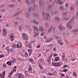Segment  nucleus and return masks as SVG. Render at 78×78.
Listing matches in <instances>:
<instances>
[{
  "mask_svg": "<svg viewBox=\"0 0 78 78\" xmlns=\"http://www.w3.org/2000/svg\"><path fill=\"white\" fill-rule=\"evenodd\" d=\"M52 66H55V67H60L61 65H62V63L61 62H58L57 63H55L53 62H52Z\"/></svg>",
  "mask_w": 78,
  "mask_h": 78,
  "instance_id": "nucleus-1",
  "label": "nucleus"
},
{
  "mask_svg": "<svg viewBox=\"0 0 78 78\" xmlns=\"http://www.w3.org/2000/svg\"><path fill=\"white\" fill-rule=\"evenodd\" d=\"M75 16H74L71 19V20L70 21V22L69 23H68L66 24L67 27L68 28H69V29H71L72 27L70 25V22H72V20H73L75 19Z\"/></svg>",
  "mask_w": 78,
  "mask_h": 78,
  "instance_id": "nucleus-2",
  "label": "nucleus"
},
{
  "mask_svg": "<svg viewBox=\"0 0 78 78\" xmlns=\"http://www.w3.org/2000/svg\"><path fill=\"white\" fill-rule=\"evenodd\" d=\"M22 37L23 40L27 41V40H28V35H27V34H23Z\"/></svg>",
  "mask_w": 78,
  "mask_h": 78,
  "instance_id": "nucleus-3",
  "label": "nucleus"
},
{
  "mask_svg": "<svg viewBox=\"0 0 78 78\" xmlns=\"http://www.w3.org/2000/svg\"><path fill=\"white\" fill-rule=\"evenodd\" d=\"M55 27H53V26H51L49 29L48 30V33H49L51 32V31L52 30V32H54L55 31Z\"/></svg>",
  "mask_w": 78,
  "mask_h": 78,
  "instance_id": "nucleus-4",
  "label": "nucleus"
},
{
  "mask_svg": "<svg viewBox=\"0 0 78 78\" xmlns=\"http://www.w3.org/2000/svg\"><path fill=\"white\" fill-rule=\"evenodd\" d=\"M52 55H51L48 58V60L47 61L48 64H51V58H52Z\"/></svg>",
  "mask_w": 78,
  "mask_h": 78,
  "instance_id": "nucleus-5",
  "label": "nucleus"
},
{
  "mask_svg": "<svg viewBox=\"0 0 78 78\" xmlns=\"http://www.w3.org/2000/svg\"><path fill=\"white\" fill-rule=\"evenodd\" d=\"M58 29L59 30H65V28L64 27H62L61 25H59L58 27Z\"/></svg>",
  "mask_w": 78,
  "mask_h": 78,
  "instance_id": "nucleus-6",
  "label": "nucleus"
},
{
  "mask_svg": "<svg viewBox=\"0 0 78 78\" xmlns=\"http://www.w3.org/2000/svg\"><path fill=\"white\" fill-rule=\"evenodd\" d=\"M5 71L2 73V74L0 73V78H4L5 77Z\"/></svg>",
  "mask_w": 78,
  "mask_h": 78,
  "instance_id": "nucleus-7",
  "label": "nucleus"
},
{
  "mask_svg": "<svg viewBox=\"0 0 78 78\" xmlns=\"http://www.w3.org/2000/svg\"><path fill=\"white\" fill-rule=\"evenodd\" d=\"M3 35L5 36L6 34H7V33L6 32V30L5 28H4L3 30Z\"/></svg>",
  "mask_w": 78,
  "mask_h": 78,
  "instance_id": "nucleus-8",
  "label": "nucleus"
},
{
  "mask_svg": "<svg viewBox=\"0 0 78 78\" xmlns=\"http://www.w3.org/2000/svg\"><path fill=\"white\" fill-rule=\"evenodd\" d=\"M18 78H24V75L21 73H19L18 74Z\"/></svg>",
  "mask_w": 78,
  "mask_h": 78,
  "instance_id": "nucleus-9",
  "label": "nucleus"
},
{
  "mask_svg": "<svg viewBox=\"0 0 78 78\" xmlns=\"http://www.w3.org/2000/svg\"><path fill=\"white\" fill-rule=\"evenodd\" d=\"M19 45H20V47H22V44L20 43V42H19V43H18L16 45V47L17 48H19Z\"/></svg>",
  "mask_w": 78,
  "mask_h": 78,
  "instance_id": "nucleus-10",
  "label": "nucleus"
},
{
  "mask_svg": "<svg viewBox=\"0 0 78 78\" xmlns=\"http://www.w3.org/2000/svg\"><path fill=\"white\" fill-rule=\"evenodd\" d=\"M13 62H14L12 61H11V62L8 61L7 62L6 64H8V66H11V65L12 63H13Z\"/></svg>",
  "mask_w": 78,
  "mask_h": 78,
  "instance_id": "nucleus-11",
  "label": "nucleus"
},
{
  "mask_svg": "<svg viewBox=\"0 0 78 78\" xmlns=\"http://www.w3.org/2000/svg\"><path fill=\"white\" fill-rule=\"evenodd\" d=\"M29 12H26L25 13V15L26 17H28V16H30V9H29Z\"/></svg>",
  "mask_w": 78,
  "mask_h": 78,
  "instance_id": "nucleus-12",
  "label": "nucleus"
},
{
  "mask_svg": "<svg viewBox=\"0 0 78 78\" xmlns=\"http://www.w3.org/2000/svg\"><path fill=\"white\" fill-rule=\"evenodd\" d=\"M52 40H53V39L52 38H50V39H47L45 41V42L46 43H47L48 42H51V41H52Z\"/></svg>",
  "mask_w": 78,
  "mask_h": 78,
  "instance_id": "nucleus-13",
  "label": "nucleus"
},
{
  "mask_svg": "<svg viewBox=\"0 0 78 78\" xmlns=\"http://www.w3.org/2000/svg\"><path fill=\"white\" fill-rule=\"evenodd\" d=\"M34 29L35 32H37V31H38V28L37 27L34 26Z\"/></svg>",
  "mask_w": 78,
  "mask_h": 78,
  "instance_id": "nucleus-14",
  "label": "nucleus"
},
{
  "mask_svg": "<svg viewBox=\"0 0 78 78\" xmlns=\"http://www.w3.org/2000/svg\"><path fill=\"white\" fill-rule=\"evenodd\" d=\"M71 32L72 33H75V32L76 33V32H78V28L72 30L71 31Z\"/></svg>",
  "mask_w": 78,
  "mask_h": 78,
  "instance_id": "nucleus-15",
  "label": "nucleus"
},
{
  "mask_svg": "<svg viewBox=\"0 0 78 78\" xmlns=\"http://www.w3.org/2000/svg\"><path fill=\"white\" fill-rule=\"evenodd\" d=\"M10 37L9 39L11 40V41H13L14 39V35H11L10 36Z\"/></svg>",
  "mask_w": 78,
  "mask_h": 78,
  "instance_id": "nucleus-16",
  "label": "nucleus"
},
{
  "mask_svg": "<svg viewBox=\"0 0 78 78\" xmlns=\"http://www.w3.org/2000/svg\"><path fill=\"white\" fill-rule=\"evenodd\" d=\"M61 0H58V2L57 3H58L59 5H61V4H63L64 3V2L62 1L61 2Z\"/></svg>",
  "mask_w": 78,
  "mask_h": 78,
  "instance_id": "nucleus-17",
  "label": "nucleus"
},
{
  "mask_svg": "<svg viewBox=\"0 0 78 78\" xmlns=\"http://www.w3.org/2000/svg\"><path fill=\"white\" fill-rule=\"evenodd\" d=\"M29 52V56H30L31 55V52H32V50L29 49L28 50Z\"/></svg>",
  "mask_w": 78,
  "mask_h": 78,
  "instance_id": "nucleus-18",
  "label": "nucleus"
},
{
  "mask_svg": "<svg viewBox=\"0 0 78 78\" xmlns=\"http://www.w3.org/2000/svg\"><path fill=\"white\" fill-rule=\"evenodd\" d=\"M15 5L14 4H11L8 5V7H9V8H13V7H14Z\"/></svg>",
  "mask_w": 78,
  "mask_h": 78,
  "instance_id": "nucleus-19",
  "label": "nucleus"
},
{
  "mask_svg": "<svg viewBox=\"0 0 78 78\" xmlns=\"http://www.w3.org/2000/svg\"><path fill=\"white\" fill-rule=\"evenodd\" d=\"M58 43L59 44H60L61 45H63V43H62V41L61 40H60L58 41Z\"/></svg>",
  "mask_w": 78,
  "mask_h": 78,
  "instance_id": "nucleus-20",
  "label": "nucleus"
},
{
  "mask_svg": "<svg viewBox=\"0 0 78 78\" xmlns=\"http://www.w3.org/2000/svg\"><path fill=\"white\" fill-rule=\"evenodd\" d=\"M62 61H64V62H66V61H67V58H62Z\"/></svg>",
  "mask_w": 78,
  "mask_h": 78,
  "instance_id": "nucleus-21",
  "label": "nucleus"
},
{
  "mask_svg": "<svg viewBox=\"0 0 78 78\" xmlns=\"http://www.w3.org/2000/svg\"><path fill=\"white\" fill-rule=\"evenodd\" d=\"M39 62H41V63H42L44 61V58H40L39 60Z\"/></svg>",
  "mask_w": 78,
  "mask_h": 78,
  "instance_id": "nucleus-22",
  "label": "nucleus"
},
{
  "mask_svg": "<svg viewBox=\"0 0 78 78\" xmlns=\"http://www.w3.org/2000/svg\"><path fill=\"white\" fill-rule=\"evenodd\" d=\"M32 71V68L31 66H30L29 68V70H28V72H31Z\"/></svg>",
  "mask_w": 78,
  "mask_h": 78,
  "instance_id": "nucleus-23",
  "label": "nucleus"
},
{
  "mask_svg": "<svg viewBox=\"0 0 78 78\" xmlns=\"http://www.w3.org/2000/svg\"><path fill=\"white\" fill-rule=\"evenodd\" d=\"M39 30H40V31H41V32H42L43 31H44V29H43V28L42 27H40L39 28Z\"/></svg>",
  "mask_w": 78,
  "mask_h": 78,
  "instance_id": "nucleus-24",
  "label": "nucleus"
},
{
  "mask_svg": "<svg viewBox=\"0 0 78 78\" xmlns=\"http://www.w3.org/2000/svg\"><path fill=\"white\" fill-rule=\"evenodd\" d=\"M59 9H62V10H64L65 8L64 7H63V6H60L59 7Z\"/></svg>",
  "mask_w": 78,
  "mask_h": 78,
  "instance_id": "nucleus-25",
  "label": "nucleus"
},
{
  "mask_svg": "<svg viewBox=\"0 0 78 78\" xmlns=\"http://www.w3.org/2000/svg\"><path fill=\"white\" fill-rule=\"evenodd\" d=\"M55 61H58L59 60V58L58 57H56L55 58Z\"/></svg>",
  "mask_w": 78,
  "mask_h": 78,
  "instance_id": "nucleus-26",
  "label": "nucleus"
},
{
  "mask_svg": "<svg viewBox=\"0 0 78 78\" xmlns=\"http://www.w3.org/2000/svg\"><path fill=\"white\" fill-rule=\"evenodd\" d=\"M50 17V15H49V14L47 13L46 14V18H49Z\"/></svg>",
  "mask_w": 78,
  "mask_h": 78,
  "instance_id": "nucleus-27",
  "label": "nucleus"
},
{
  "mask_svg": "<svg viewBox=\"0 0 78 78\" xmlns=\"http://www.w3.org/2000/svg\"><path fill=\"white\" fill-rule=\"evenodd\" d=\"M3 68H7L8 67V66L6 65V64H3V66H2Z\"/></svg>",
  "mask_w": 78,
  "mask_h": 78,
  "instance_id": "nucleus-28",
  "label": "nucleus"
},
{
  "mask_svg": "<svg viewBox=\"0 0 78 78\" xmlns=\"http://www.w3.org/2000/svg\"><path fill=\"white\" fill-rule=\"evenodd\" d=\"M16 69H17V66L15 67L13 69V70L12 71H13V72L14 71H15V72H16Z\"/></svg>",
  "mask_w": 78,
  "mask_h": 78,
  "instance_id": "nucleus-29",
  "label": "nucleus"
},
{
  "mask_svg": "<svg viewBox=\"0 0 78 78\" xmlns=\"http://www.w3.org/2000/svg\"><path fill=\"white\" fill-rule=\"evenodd\" d=\"M59 18L58 17L56 16L55 17V20H59Z\"/></svg>",
  "mask_w": 78,
  "mask_h": 78,
  "instance_id": "nucleus-30",
  "label": "nucleus"
},
{
  "mask_svg": "<svg viewBox=\"0 0 78 78\" xmlns=\"http://www.w3.org/2000/svg\"><path fill=\"white\" fill-rule=\"evenodd\" d=\"M69 19H70V17H69L68 18H65L64 19L65 20H69Z\"/></svg>",
  "mask_w": 78,
  "mask_h": 78,
  "instance_id": "nucleus-31",
  "label": "nucleus"
},
{
  "mask_svg": "<svg viewBox=\"0 0 78 78\" xmlns=\"http://www.w3.org/2000/svg\"><path fill=\"white\" fill-rule=\"evenodd\" d=\"M66 58V57L65 56V53H63L62 55V58Z\"/></svg>",
  "mask_w": 78,
  "mask_h": 78,
  "instance_id": "nucleus-32",
  "label": "nucleus"
},
{
  "mask_svg": "<svg viewBox=\"0 0 78 78\" xmlns=\"http://www.w3.org/2000/svg\"><path fill=\"white\" fill-rule=\"evenodd\" d=\"M19 14V12H17L15 14H13V16H17V14Z\"/></svg>",
  "mask_w": 78,
  "mask_h": 78,
  "instance_id": "nucleus-33",
  "label": "nucleus"
},
{
  "mask_svg": "<svg viewBox=\"0 0 78 78\" xmlns=\"http://www.w3.org/2000/svg\"><path fill=\"white\" fill-rule=\"evenodd\" d=\"M34 33L35 34V35H38L39 33V32L37 31V32H35Z\"/></svg>",
  "mask_w": 78,
  "mask_h": 78,
  "instance_id": "nucleus-34",
  "label": "nucleus"
},
{
  "mask_svg": "<svg viewBox=\"0 0 78 78\" xmlns=\"http://www.w3.org/2000/svg\"><path fill=\"white\" fill-rule=\"evenodd\" d=\"M39 3L40 5H41V4H42L43 3V1L42 0L40 1H39Z\"/></svg>",
  "mask_w": 78,
  "mask_h": 78,
  "instance_id": "nucleus-35",
  "label": "nucleus"
},
{
  "mask_svg": "<svg viewBox=\"0 0 78 78\" xmlns=\"http://www.w3.org/2000/svg\"><path fill=\"white\" fill-rule=\"evenodd\" d=\"M67 13L66 12H63L62 13V16H66L67 15Z\"/></svg>",
  "mask_w": 78,
  "mask_h": 78,
  "instance_id": "nucleus-36",
  "label": "nucleus"
},
{
  "mask_svg": "<svg viewBox=\"0 0 78 78\" xmlns=\"http://www.w3.org/2000/svg\"><path fill=\"white\" fill-rule=\"evenodd\" d=\"M73 9V6H71L70 7V10L71 11H72Z\"/></svg>",
  "mask_w": 78,
  "mask_h": 78,
  "instance_id": "nucleus-37",
  "label": "nucleus"
},
{
  "mask_svg": "<svg viewBox=\"0 0 78 78\" xmlns=\"http://www.w3.org/2000/svg\"><path fill=\"white\" fill-rule=\"evenodd\" d=\"M13 71H11V72L9 74V76H11V75H12V73H13Z\"/></svg>",
  "mask_w": 78,
  "mask_h": 78,
  "instance_id": "nucleus-38",
  "label": "nucleus"
},
{
  "mask_svg": "<svg viewBox=\"0 0 78 78\" xmlns=\"http://www.w3.org/2000/svg\"><path fill=\"white\" fill-rule=\"evenodd\" d=\"M5 57V56L4 55H0V58H3Z\"/></svg>",
  "mask_w": 78,
  "mask_h": 78,
  "instance_id": "nucleus-39",
  "label": "nucleus"
},
{
  "mask_svg": "<svg viewBox=\"0 0 78 78\" xmlns=\"http://www.w3.org/2000/svg\"><path fill=\"white\" fill-rule=\"evenodd\" d=\"M66 67H68V66L67 65H65L63 68V69H65Z\"/></svg>",
  "mask_w": 78,
  "mask_h": 78,
  "instance_id": "nucleus-40",
  "label": "nucleus"
},
{
  "mask_svg": "<svg viewBox=\"0 0 78 78\" xmlns=\"http://www.w3.org/2000/svg\"><path fill=\"white\" fill-rule=\"evenodd\" d=\"M27 46H28L29 48H31V44H29L27 45Z\"/></svg>",
  "mask_w": 78,
  "mask_h": 78,
  "instance_id": "nucleus-41",
  "label": "nucleus"
},
{
  "mask_svg": "<svg viewBox=\"0 0 78 78\" xmlns=\"http://www.w3.org/2000/svg\"><path fill=\"white\" fill-rule=\"evenodd\" d=\"M42 17H44V16H45V13L44 12H43L42 13Z\"/></svg>",
  "mask_w": 78,
  "mask_h": 78,
  "instance_id": "nucleus-42",
  "label": "nucleus"
},
{
  "mask_svg": "<svg viewBox=\"0 0 78 78\" xmlns=\"http://www.w3.org/2000/svg\"><path fill=\"white\" fill-rule=\"evenodd\" d=\"M73 76H76V73L74 72L73 73Z\"/></svg>",
  "mask_w": 78,
  "mask_h": 78,
  "instance_id": "nucleus-43",
  "label": "nucleus"
},
{
  "mask_svg": "<svg viewBox=\"0 0 78 78\" xmlns=\"http://www.w3.org/2000/svg\"><path fill=\"white\" fill-rule=\"evenodd\" d=\"M22 27L21 26H20L19 27V30L20 31V30H22Z\"/></svg>",
  "mask_w": 78,
  "mask_h": 78,
  "instance_id": "nucleus-44",
  "label": "nucleus"
},
{
  "mask_svg": "<svg viewBox=\"0 0 78 78\" xmlns=\"http://www.w3.org/2000/svg\"><path fill=\"white\" fill-rule=\"evenodd\" d=\"M54 75L55 76H57V72H55L54 73Z\"/></svg>",
  "mask_w": 78,
  "mask_h": 78,
  "instance_id": "nucleus-45",
  "label": "nucleus"
},
{
  "mask_svg": "<svg viewBox=\"0 0 78 78\" xmlns=\"http://www.w3.org/2000/svg\"><path fill=\"white\" fill-rule=\"evenodd\" d=\"M29 61H30V62H31V63H33V60L32 59H29Z\"/></svg>",
  "mask_w": 78,
  "mask_h": 78,
  "instance_id": "nucleus-46",
  "label": "nucleus"
},
{
  "mask_svg": "<svg viewBox=\"0 0 78 78\" xmlns=\"http://www.w3.org/2000/svg\"><path fill=\"white\" fill-rule=\"evenodd\" d=\"M14 25L15 26H17V22H15V23H14Z\"/></svg>",
  "mask_w": 78,
  "mask_h": 78,
  "instance_id": "nucleus-47",
  "label": "nucleus"
},
{
  "mask_svg": "<svg viewBox=\"0 0 78 78\" xmlns=\"http://www.w3.org/2000/svg\"><path fill=\"white\" fill-rule=\"evenodd\" d=\"M31 23H36V20H33V21H31Z\"/></svg>",
  "mask_w": 78,
  "mask_h": 78,
  "instance_id": "nucleus-48",
  "label": "nucleus"
},
{
  "mask_svg": "<svg viewBox=\"0 0 78 78\" xmlns=\"http://www.w3.org/2000/svg\"><path fill=\"white\" fill-rule=\"evenodd\" d=\"M65 7L66 8H67L68 7V4L66 3L65 5Z\"/></svg>",
  "mask_w": 78,
  "mask_h": 78,
  "instance_id": "nucleus-49",
  "label": "nucleus"
},
{
  "mask_svg": "<svg viewBox=\"0 0 78 78\" xmlns=\"http://www.w3.org/2000/svg\"><path fill=\"white\" fill-rule=\"evenodd\" d=\"M67 69H64L63 70V72H67Z\"/></svg>",
  "mask_w": 78,
  "mask_h": 78,
  "instance_id": "nucleus-50",
  "label": "nucleus"
},
{
  "mask_svg": "<svg viewBox=\"0 0 78 78\" xmlns=\"http://www.w3.org/2000/svg\"><path fill=\"white\" fill-rule=\"evenodd\" d=\"M44 34H45V32H43L41 34V36H44Z\"/></svg>",
  "mask_w": 78,
  "mask_h": 78,
  "instance_id": "nucleus-51",
  "label": "nucleus"
},
{
  "mask_svg": "<svg viewBox=\"0 0 78 78\" xmlns=\"http://www.w3.org/2000/svg\"><path fill=\"white\" fill-rule=\"evenodd\" d=\"M45 26H46V27H48V23H46L45 24Z\"/></svg>",
  "mask_w": 78,
  "mask_h": 78,
  "instance_id": "nucleus-52",
  "label": "nucleus"
},
{
  "mask_svg": "<svg viewBox=\"0 0 78 78\" xmlns=\"http://www.w3.org/2000/svg\"><path fill=\"white\" fill-rule=\"evenodd\" d=\"M53 51H56V48H53Z\"/></svg>",
  "mask_w": 78,
  "mask_h": 78,
  "instance_id": "nucleus-53",
  "label": "nucleus"
},
{
  "mask_svg": "<svg viewBox=\"0 0 78 78\" xmlns=\"http://www.w3.org/2000/svg\"><path fill=\"white\" fill-rule=\"evenodd\" d=\"M0 11L1 12H4V11H5V9H2L0 10Z\"/></svg>",
  "mask_w": 78,
  "mask_h": 78,
  "instance_id": "nucleus-54",
  "label": "nucleus"
},
{
  "mask_svg": "<svg viewBox=\"0 0 78 78\" xmlns=\"http://www.w3.org/2000/svg\"><path fill=\"white\" fill-rule=\"evenodd\" d=\"M25 55H25V56H26V57H27V56H28V53H27V52H26Z\"/></svg>",
  "mask_w": 78,
  "mask_h": 78,
  "instance_id": "nucleus-55",
  "label": "nucleus"
},
{
  "mask_svg": "<svg viewBox=\"0 0 78 78\" xmlns=\"http://www.w3.org/2000/svg\"><path fill=\"white\" fill-rule=\"evenodd\" d=\"M41 47V46L40 45H38L37 47V48H40Z\"/></svg>",
  "mask_w": 78,
  "mask_h": 78,
  "instance_id": "nucleus-56",
  "label": "nucleus"
},
{
  "mask_svg": "<svg viewBox=\"0 0 78 78\" xmlns=\"http://www.w3.org/2000/svg\"><path fill=\"white\" fill-rule=\"evenodd\" d=\"M57 56V54H55L53 55V56H54V57H55V56Z\"/></svg>",
  "mask_w": 78,
  "mask_h": 78,
  "instance_id": "nucleus-57",
  "label": "nucleus"
},
{
  "mask_svg": "<svg viewBox=\"0 0 78 78\" xmlns=\"http://www.w3.org/2000/svg\"><path fill=\"white\" fill-rule=\"evenodd\" d=\"M51 46H52V44H50L48 45V47H51Z\"/></svg>",
  "mask_w": 78,
  "mask_h": 78,
  "instance_id": "nucleus-58",
  "label": "nucleus"
},
{
  "mask_svg": "<svg viewBox=\"0 0 78 78\" xmlns=\"http://www.w3.org/2000/svg\"><path fill=\"white\" fill-rule=\"evenodd\" d=\"M4 6H5V5H2L0 6V7L3 8V7H4Z\"/></svg>",
  "mask_w": 78,
  "mask_h": 78,
  "instance_id": "nucleus-59",
  "label": "nucleus"
},
{
  "mask_svg": "<svg viewBox=\"0 0 78 78\" xmlns=\"http://www.w3.org/2000/svg\"><path fill=\"white\" fill-rule=\"evenodd\" d=\"M9 47L8 46L5 48V49H6V50H8V49H9Z\"/></svg>",
  "mask_w": 78,
  "mask_h": 78,
  "instance_id": "nucleus-60",
  "label": "nucleus"
},
{
  "mask_svg": "<svg viewBox=\"0 0 78 78\" xmlns=\"http://www.w3.org/2000/svg\"><path fill=\"white\" fill-rule=\"evenodd\" d=\"M24 72L26 74H27V75L28 74V73H27V71L25 70Z\"/></svg>",
  "mask_w": 78,
  "mask_h": 78,
  "instance_id": "nucleus-61",
  "label": "nucleus"
},
{
  "mask_svg": "<svg viewBox=\"0 0 78 78\" xmlns=\"http://www.w3.org/2000/svg\"><path fill=\"white\" fill-rule=\"evenodd\" d=\"M13 61L14 62H16V59L15 58L13 59Z\"/></svg>",
  "mask_w": 78,
  "mask_h": 78,
  "instance_id": "nucleus-62",
  "label": "nucleus"
},
{
  "mask_svg": "<svg viewBox=\"0 0 78 78\" xmlns=\"http://www.w3.org/2000/svg\"><path fill=\"white\" fill-rule=\"evenodd\" d=\"M42 78H47V77H45V76H43L42 77Z\"/></svg>",
  "mask_w": 78,
  "mask_h": 78,
  "instance_id": "nucleus-63",
  "label": "nucleus"
},
{
  "mask_svg": "<svg viewBox=\"0 0 78 78\" xmlns=\"http://www.w3.org/2000/svg\"><path fill=\"white\" fill-rule=\"evenodd\" d=\"M8 78H12L11 76L9 75L8 76Z\"/></svg>",
  "mask_w": 78,
  "mask_h": 78,
  "instance_id": "nucleus-64",
  "label": "nucleus"
}]
</instances>
